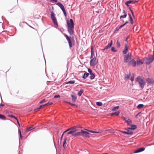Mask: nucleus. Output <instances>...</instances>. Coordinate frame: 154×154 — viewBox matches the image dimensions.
I'll use <instances>...</instances> for the list:
<instances>
[{
  "instance_id": "nucleus-1",
  "label": "nucleus",
  "mask_w": 154,
  "mask_h": 154,
  "mask_svg": "<svg viewBox=\"0 0 154 154\" xmlns=\"http://www.w3.org/2000/svg\"><path fill=\"white\" fill-rule=\"evenodd\" d=\"M67 23L68 32L71 35H73L74 33V23L72 20L70 19L69 21H67Z\"/></svg>"
},
{
  "instance_id": "nucleus-2",
  "label": "nucleus",
  "mask_w": 154,
  "mask_h": 154,
  "mask_svg": "<svg viewBox=\"0 0 154 154\" xmlns=\"http://www.w3.org/2000/svg\"><path fill=\"white\" fill-rule=\"evenodd\" d=\"M70 130L72 132V136L74 137H78L80 136V132H77L78 130L77 129V127L76 126L73 127L69 128L66 130V131L64 132V133H65Z\"/></svg>"
},
{
  "instance_id": "nucleus-3",
  "label": "nucleus",
  "mask_w": 154,
  "mask_h": 154,
  "mask_svg": "<svg viewBox=\"0 0 154 154\" xmlns=\"http://www.w3.org/2000/svg\"><path fill=\"white\" fill-rule=\"evenodd\" d=\"M135 81L138 82L140 87L143 89L146 84L145 79L143 77L139 76L135 79Z\"/></svg>"
},
{
  "instance_id": "nucleus-4",
  "label": "nucleus",
  "mask_w": 154,
  "mask_h": 154,
  "mask_svg": "<svg viewBox=\"0 0 154 154\" xmlns=\"http://www.w3.org/2000/svg\"><path fill=\"white\" fill-rule=\"evenodd\" d=\"M144 61H145L146 63L148 64H149L154 60V48L153 51V56L152 55H149L148 58H145L143 59Z\"/></svg>"
},
{
  "instance_id": "nucleus-5",
  "label": "nucleus",
  "mask_w": 154,
  "mask_h": 154,
  "mask_svg": "<svg viewBox=\"0 0 154 154\" xmlns=\"http://www.w3.org/2000/svg\"><path fill=\"white\" fill-rule=\"evenodd\" d=\"M51 19L53 21V23H54V25L56 26H57L58 24L57 23V19L55 17V14L53 12H51Z\"/></svg>"
},
{
  "instance_id": "nucleus-6",
  "label": "nucleus",
  "mask_w": 154,
  "mask_h": 154,
  "mask_svg": "<svg viewBox=\"0 0 154 154\" xmlns=\"http://www.w3.org/2000/svg\"><path fill=\"white\" fill-rule=\"evenodd\" d=\"M131 58V54L129 53H128L124 56V62L125 63H127L129 61Z\"/></svg>"
},
{
  "instance_id": "nucleus-7",
  "label": "nucleus",
  "mask_w": 154,
  "mask_h": 154,
  "mask_svg": "<svg viewBox=\"0 0 154 154\" xmlns=\"http://www.w3.org/2000/svg\"><path fill=\"white\" fill-rule=\"evenodd\" d=\"M91 59L90 61V64L91 65L94 66L97 64V61H96L95 57H93Z\"/></svg>"
},
{
  "instance_id": "nucleus-8",
  "label": "nucleus",
  "mask_w": 154,
  "mask_h": 154,
  "mask_svg": "<svg viewBox=\"0 0 154 154\" xmlns=\"http://www.w3.org/2000/svg\"><path fill=\"white\" fill-rule=\"evenodd\" d=\"M80 136H84L88 138L90 137V136L89 135V133L88 132L81 130V132H80Z\"/></svg>"
},
{
  "instance_id": "nucleus-9",
  "label": "nucleus",
  "mask_w": 154,
  "mask_h": 154,
  "mask_svg": "<svg viewBox=\"0 0 154 154\" xmlns=\"http://www.w3.org/2000/svg\"><path fill=\"white\" fill-rule=\"evenodd\" d=\"M57 5L60 8L63 12L65 17L66 16V14L63 5L60 3L58 2Z\"/></svg>"
},
{
  "instance_id": "nucleus-10",
  "label": "nucleus",
  "mask_w": 154,
  "mask_h": 154,
  "mask_svg": "<svg viewBox=\"0 0 154 154\" xmlns=\"http://www.w3.org/2000/svg\"><path fill=\"white\" fill-rule=\"evenodd\" d=\"M65 36L66 37V39L68 42L70 48H71L72 47V42L70 39L71 38V37H69L68 36L66 35H65Z\"/></svg>"
},
{
  "instance_id": "nucleus-11",
  "label": "nucleus",
  "mask_w": 154,
  "mask_h": 154,
  "mask_svg": "<svg viewBox=\"0 0 154 154\" xmlns=\"http://www.w3.org/2000/svg\"><path fill=\"white\" fill-rule=\"evenodd\" d=\"M146 81L149 85H152L154 83V80L150 78H148Z\"/></svg>"
},
{
  "instance_id": "nucleus-12",
  "label": "nucleus",
  "mask_w": 154,
  "mask_h": 154,
  "mask_svg": "<svg viewBox=\"0 0 154 154\" xmlns=\"http://www.w3.org/2000/svg\"><path fill=\"white\" fill-rule=\"evenodd\" d=\"M136 62L134 60H131L129 62L128 64L130 65H132L134 67L136 66Z\"/></svg>"
},
{
  "instance_id": "nucleus-13",
  "label": "nucleus",
  "mask_w": 154,
  "mask_h": 154,
  "mask_svg": "<svg viewBox=\"0 0 154 154\" xmlns=\"http://www.w3.org/2000/svg\"><path fill=\"white\" fill-rule=\"evenodd\" d=\"M129 47V46L128 44L125 45L124 49L123 51V53L124 54H126L128 52Z\"/></svg>"
},
{
  "instance_id": "nucleus-14",
  "label": "nucleus",
  "mask_w": 154,
  "mask_h": 154,
  "mask_svg": "<svg viewBox=\"0 0 154 154\" xmlns=\"http://www.w3.org/2000/svg\"><path fill=\"white\" fill-rule=\"evenodd\" d=\"M145 149V148L143 147H141L138 149L137 150L134 151V153H136L143 151Z\"/></svg>"
},
{
  "instance_id": "nucleus-15",
  "label": "nucleus",
  "mask_w": 154,
  "mask_h": 154,
  "mask_svg": "<svg viewBox=\"0 0 154 154\" xmlns=\"http://www.w3.org/2000/svg\"><path fill=\"white\" fill-rule=\"evenodd\" d=\"M136 2H137V1H136L130 0L126 2L125 3V4L126 6L128 7L129 6V5H128L129 4L131 3H134Z\"/></svg>"
},
{
  "instance_id": "nucleus-16",
  "label": "nucleus",
  "mask_w": 154,
  "mask_h": 154,
  "mask_svg": "<svg viewBox=\"0 0 154 154\" xmlns=\"http://www.w3.org/2000/svg\"><path fill=\"white\" fill-rule=\"evenodd\" d=\"M143 62L141 61L138 58L137 60V65L140 66L143 64Z\"/></svg>"
},
{
  "instance_id": "nucleus-17",
  "label": "nucleus",
  "mask_w": 154,
  "mask_h": 154,
  "mask_svg": "<svg viewBox=\"0 0 154 154\" xmlns=\"http://www.w3.org/2000/svg\"><path fill=\"white\" fill-rule=\"evenodd\" d=\"M71 97H72V100L73 102H75L76 101L77 99V97L76 95H74L72 94Z\"/></svg>"
},
{
  "instance_id": "nucleus-18",
  "label": "nucleus",
  "mask_w": 154,
  "mask_h": 154,
  "mask_svg": "<svg viewBox=\"0 0 154 154\" xmlns=\"http://www.w3.org/2000/svg\"><path fill=\"white\" fill-rule=\"evenodd\" d=\"M112 44V41L111 40L110 42L109 43L108 45L106 46V48L109 49L110 48Z\"/></svg>"
},
{
  "instance_id": "nucleus-19",
  "label": "nucleus",
  "mask_w": 154,
  "mask_h": 154,
  "mask_svg": "<svg viewBox=\"0 0 154 154\" xmlns=\"http://www.w3.org/2000/svg\"><path fill=\"white\" fill-rule=\"evenodd\" d=\"M131 128H128V129H130V130H134L136 129L137 127L136 125H131Z\"/></svg>"
},
{
  "instance_id": "nucleus-20",
  "label": "nucleus",
  "mask_w": 154,
  "mask_h": 154,
  "mask_svg": "<svg viewBox=\"0 0 154 154\" xmlns=\"http://www.w3.org/2000/svg\"><path fill=\"white\" fill-rule=\"evenodd\" d=\"M34 128V126L33 125H32L31 126H30V127H29L27 128L26 129V131H31Z\"/></svg>"
},
{
  "instance_id": "nucleus-21",
  "label": "nucleus",
  "mask_w": 154,
  "mask_h": 154,
  "mask_svg": "<svg viewBox=\"0 0 154 154\" xmlns=\"http://www.w3.org/2000/svg\"><path fill=\"white\" fill-rule=\"evenodd\" d=\"M94 51H93V47L92 46L91 47V58H92L93 56L94 55Z\"/></svg>"
},
{
  "instance_id": "nucleus-22",
  "label": "nucleus",
  "mask_w": 154,
  "mask_h": 154,
  "mask_svg": "<svg viewBox=\"0 0 154 154\" xmlns=\"http://www.w3.org/2000/svg\"><path fill=\"white\" fill-rule=\"evenodd\" d=\"M125 122L127 123L128 125H130L132 123V121L130 119H128L126 121H125Z\"/></svg>"
},
{
  "instance_id": "nucleus-23",
  "label": "nucleus",
  "mask_w": 154,
  "mask_h": 154,
  "mask_svg": "<svg viewBox=\"0 0 154 154\" xmlns=\"http://www.w3.org/2000/svg\"><path fill=\"white\" fill-rule=\"evenodd\" d=\"M120 112H119V111H118L117 112H115L114 113H112L110 115L111 116H113L114 115H116V116H118L119 113Z\"/></svg>"
},
{
  "instance_id": "nucleus-24",
  "label": "nucleus",
  "mask_w": 154,
  "mask_h": 154,
  "mask_svg": "<svg viewBox=\"0 0 154 154\" xmlns=\"http://www.w3.org/2000/svg\"><path fill=\"white\" fill-rule=\"evenodd\" d=\"M0 119L5 120L6 119V118L4 115L0 114Z\"/></svg>"
},
{
  "instance_id": "nucleus-25",
  "label": "nucleus",
  "mask_w": 154,
  "mask_h": 154,
  "mask_svg": "<svg viewBox=\"0 0 154 154\" xmlns=\"http://www.w3.org/2000/svg\"><path fill=\"white\" fill-rule=\"evenodd\" d=\"M83 92V90L82 89H81L80 91L78 92V95L79 96H80L82 95Z\"/></svg>"
},
{
  "instance_id": "nucleus-26",
  "label": "nucleus",
  "mask_w": 154,
  "mask_h": 154,
  "mask_svg": "<svg viewBox=\"0 0 154 154\" xmlns=\"http://www.w3.org/2000/svg\"><path fill=\"white\" fill-rule=\"evenodd\" d=\"M130 76V74H125V79H129Z\"/></svg>"
},
{
  "instance_id": "nucleus-27",
  "label": "nucleus",
  "mask_w": 154,
  "mask_h": 154,
  "mask_svg": "<svg viewBox=\"0 0 154 154\" xmlns=\"http://www.w3.org/2000/svg\"><path fill=\"white\" fill-rule=\"evenodd\" d=\"M89 74L88 73L85 72L84 73L83 76V78L84 79H86L88 75Z\"/></svg>"
},
{
  "instance_id": "nucleus-28",
  "label": "nucleus",
  "mask_w": 154,
  "mask_h": 154,
  "mask_svg": "<svg viewBox=\"0 0 154 154\" xmlns=\"http://www.w3.org/2000/svg\"><path fill=\"white\" fill-rule=\"evenodd\" d=\"M85 130H86L88 131H89L90 132H91V133H100L99 132H98V131H92L90 130H88V129H85Z\"/></svg>"
},
{
  "instance_id": "nucleus-29",
  "label": "nucleus",
  "mask_w": 154,
  "mask_h": 154,
  "mask_svg": "<svg viewBox=\"0 0 154 154\" xmlns=\"http://www.w3.org/2000/svg\"><path fill=\"white\" fill-rule=\"evenodd\" d=\"M143 105L142 104H139L137 106V108L138 109H140L143 107Z\"/></svg>"
},
{
  "instance_id": "nucleus-30",
  "label": "nucleus",
  "mask_w": 154,
  "mask_h": 154,
  "mask_svg": "<svg viewBox=\"0 0 154 154\" xmlns=\"http://www.w3.org/2000/svg\"><path fill=\"white\" fill-rule=\"evenodd\" d=\"M119 106L115 107L112 109V111H114L118 109H119Z\"/></svg>"
},
{
  "instance_id": "nucleus-31",
  "label": "nucleus",
  "mask_w": 154,
  "mask_h": 154,
  "mask_svg": "<svg viewBox=\"0 0 154 154\" xmlns=\"http://www.w3.org/2000/svg\"><path fill=\"white\" fill-rule=\"evenodd\" d=\"M90 77L91 79H94L95 77L94 75L92 73L90 74Z\"/></svg>"
},
{
  "instance_id": "nucleus-32",
  "label": "nucleus",
  "mask_w": 154,
  "mask_h": 154,
  "mask_svg": "<svg viewBox=\"0 0 154 154\" xmlns=\"http://www.w3.org/2000/svg\"><path fill=\"white\" fill-rule=\"evenodd\" d=\"M75 82V81H69L67 82L66 83V84H73Z\"/></svg>"
},
{
  "instance_id": "nucleus-33",
  "label": "nucleus",
  "mask_w": 154,
  "mask_h": 154,
  "mask_svg": "<svg viewBox=\"0 0 154 154\" xmlns=\"http://www.w3.org/2000/svg\"><path fill=\"white\" fill-rule=\"evenodd\" d=\"M123 27V25H121L120 26L116 28L115 29L116 31H118L119 30V29H120L121 28H122V27Z\"/></svg>"
},
{
  "instance_id": "nucleus-34",
  "label": "nucleus",
  "mask_w": 154,
  "mask_h": 154,
  "mask_svg": "<svg viewBox=\"0 0 154 154\" xmlns=\"http://www.w3.org/2000/svg\"><path fill=\"white\" fill-rule=\"evenodd\" d=\"M65 102L67 103H69V104H70L71 106H75L76 107H77V106L75 104L72 103H71L68 102L67 101H65Z\"/></svg>"
},
{
  "instance_id": "nucleus-35",
  "label": "nucleus",
  "mask_w": 154,
  "mask_h": 154,
  "mask_svg": "<svg viewBox=\"0 0 154 154\" xmlns=\"http://www.w3.org/2000/svg\"><path fill=\"white\" fill-rule=\"evenodd\" d=\"M96 104L99 106H100L102 105V103L100 102H98L96 103Z\"/></svg>"
},
{
  "instance_id": "nucleus-36",
  "label": "nucleus",
  "mask_w": 154,
  "mask_h": 154,
  "mask_svg": "<svg viewBox=\"0 0 154 154\" xmlns=\"http://www.w3.org/2000/svg\"><path fill=\"white\" fill-rule=\"evenodd\" d=\"M126 130L127 131V132L128 133H130L131 134H133V132L130 131V129H128V128H127V129H126Z\"/></svg>"
},
{
  "instance_id": "nucleus-37",
  "label": "nucleus",
  "mask_w": 154,
  "mask_h": 154,
  "mask_svg": "<svg viewBox=\"0 0 154 154\" xmlns=\"http://www.w3.org/2000/svg\"><path fill=\"white\" fill-rule=\"evenodd\" d=\"M127 16V14H124L123 15L121 16L120 17V19H121L122 18H125Z\"/></svg>"
},
{
  "instance_id": "nucleus-38",
  "label": "nucleus",
  "mask_w": 154,
  "mask_h": 154,
  "mask_svg": "<svg viewBox=\"0 0 154 154\" xmlns=\"http://www.w3.org/2000/svg\"><path fill=\"white\" fill-rule=\"evenodd\" d=\"M117 46V47L118 48H119L120 46V45L119 42L118 40L117 41V46Z\"/></svg>"
},
{
  "instance_id": "nucleus-39",
  "label": "nucleus",
  "mask_w": 154,
  "mask_h": 154,
  "mask_svg": "<svg viewBox=\"0 0 154 154\" xmlns=\"http://www.w3.org/2000/svg\"><path fill=\"white\" fill-rule=\"evenodd\" d=\"M66 140H67L66 138H64V141L63 142V146L64 148L65 147L64 145L66 143Z\"/></svg>"
},
{
  "instance_id": "nucleus-40",
  "label": "nucleus",
  "mask_w": 154,
  "mask_h": 154,
  "mask_svg": "<svg viewBox=\"0 0 154 154\" xmlns=\"http://www.w3.org/2000/svg\"><path fill=\"white\" fill-rule=\"evenodd\" d=\"M111 50L113 52H116V50H115V48L113 47H111Z\"/></svg>"
},
{
  "instance_id": "nucleus-41",
  "label": "nucleus",
  "mask_w": 154,
  "mask_h": 154,
  "mask_svg": "<svg viewBox=\"0 0 154 154\" xmlns=\"http://www.w3.org/2000/svg\"><path fill=\"white\" fill-rule=\"evenodd\" d=\"M134 75H132V76L131 77V80L132 82H133L134 80Z\"/></svg>"
},
{
  "instance_id": "nucleus-42",
  "label": "nucleus",
  "mask_w": 154,
  "mask_h": 154,
  "mask_svg": "<svg viewBox=\"0 0 154 154\" xmlns=\"http://www.w3.org/2000/svg\"><path fill=\"white\" fill-rule=\"evenodd\" d=\"M130 21L131 24H133V19L131 17H130Z\"/></svg>"
},
{
  "instance_id": "nucleus-43",
  "label": "nucleus",
  "mask_w": 154,
  "mask_h": 154,
  "mask_svg": "<svg viewBox=\"0 0 154 154\" xmlns=\"http://www.w3.org/2000/svg\"><path fill=\"white\" fill-rule=\"evenodd\" d=\"M46 100L45 99H44L42 100H41L40 102V104L44 102H45L46 101Z\"/></svg>"
},
{
  "instance_id": "nucleus-44",
  "label": "nucleus",
  "mask_w": 154,
  "mask_h": 154,
  "mask_svg": "<svg viewBox=\"0 0 154 154\" xmlns=\"http://www.w3.org/2000/svg\"><path fill=\"white\" fill-rule=\"evenodd\" d=\"M60 97V96L59 94H57V95H55L54 97V98H59Z\"/></svg>"
},
{
  "instance_id": "nucleus-45",
  "label": "nucleus",
  "mask_w": 154,
  "mask_h": 154,
  "mask_svg": "<svg viewBox=\"0 0 154 154\" xmlns=\"http://www.w3.org/2000/svg\"><path fill=\"white\" fill-rule=\"evenodd\" d=\"M52 104H53V103L52 102H48V103H47L46 104H45L46 106H47L48 105H52Z\"/></svg>"
},
{
  "instance_id": "nucleus-46",
  "label": "nucleus",
  "mask_w": 154,
  "mask_h": 154,
  "mask_svg": "<svg viewBox=\"0 0 154 154\" xmlns=\"http://www.w3.org/2000/svg\"><path fill=\"white\" fill-rule=\"evenodd\" d=\"M9 117H11L12 118H14L15 119H16V120H17V118L13 115H9Z\"/></svg>"
},
{
  "instance_id": "nucleus-47",
  "label": "nucleus",
  "mask_w": 154,
  "mask_h": 154,
  "mask_svg": "<svg viewBox=\"0 0 154 154\" xmlns=\"http://www.w3.org/2000/svg\"><path fill=\"white\" fill-rule=\"evenodd\" d=\"M88 72H89L90 73V74H91L92 73H92V70L91 69H88Z\"/></svg>"
},
{
  "instance_id": "nucleus-48",
  "label": "nucleus",
  "mask_w": 154,
  "mask_h": 154,
  "mask_svg": "<svg viewBox=\"0 0 154 154\" xmlns=\"http://www.w3.org/2000/svg\"><path fill=\"white\" fill-rule=\"evenodd\" d=\"M45 106H46L45 104L44 105H42L40 106L39 107V109H40L42 108L43 107H44Z\"/></svg>"
},
{
  "instance_id": "nucleus-49",
  "label": "nucleus",
  "mask_w": 154,
  "mask_h": 154,
  "mask_svg": "<svg viewBox=\"0 0 154 154\" xmlns=\"http://www.w3.org/2000/svg\"><path fill=\"white\" fill-rule=\"evenodd\" d=\"M122 132L124 134H131L130 133H128L127 132V131H122Z\"/></svg>"
},
{
  "instance_id": "nucleus-50",
  "label": "nucleus",
  "mask_w": 154,
  "mask_h": 154,
  "mask_svg": "<svg viewBox=\"0 0 154 154\" xmlns=\"http://www.w3.org/2000/svg\"><path fill=\"white\" fill-rule=\"evenodd\" d=\"M67 133V134H71L72 135V133L71 131V130H70Z\"/></svg>"
},
{
  "instance_id": "nucleus-51",
  "label": "nucleus",
  "mask_w": 154,
  "mask_h": 154,
  "mask_svg": "<svg viewBox=\"0 0 154 154\" xmlns=\"http://www.w3.org/2000/svg\"><path fill=\"white\" fill-rule=\"evenodd\" d=\"M64 133V132H63V134H62V135H61V137L60 139L61 141L62 140V138H63V135Z\"/></svg>"
},
{
  "instance_id": "nucleus-52",
  "label": "nucleus",
  "mask_w": 154,
  "mask_h": 154,
  "mask_svg": "<svg viewBox=\"0 0 154 154\" xmlns=\"http://www.w3.org/2000/svg\"><path fill=\"white\" fill-rule=\"evenodd\" d=\"M141 113V112H139L136 115V116L135 117H137L138 115H139L140 113Z\"/></svg>"
},
{
  "instance_id": "nucleus-53",
  "label": "nucleus",
  "mask_w": 154,
  "mask_h": 154,
  "mask_svg": "<svg viewBox=\"0 0 154 154\" xmlns=\"http://www.w3.org/2000/svg\"><path fill=\"white\" fill-rule=\"evenodd\" d=\"M122 119L124 121H126V118L124 117H122Z\"/></svg>"
},
{
  "instance_id": "nucleus-54",
  "label": "nucleus",
  "mask_w": 154,
  "mask_h": 154,
  "mask_svg": "<svg viewBox=\"0 0 154 154\" xmlns=\"http://www.w3.org/2000/svg\"><path fill=\"white\" fill-rule=\"evenodd\" d=\"M39 109V107L35 109V111H38L39 110V109Z\"/></svg>"
},
{
  "instance_id": "nucleus-55",
  "label": "nucleus",
  "mask_w": 154,
  "mask_h": 154,
  "mask_svg": "<svg viewBox=\"0 0 154 154\" xmlns=\"http://www.w3.org/2000/svg\"><path fill=\"white\" fill-rule=\"evenodd\" d=\"M128 23V22H126L124 24L122 25H123V27L126 24H127Z\"/></svg>"
},
{
  "instance_id": "nucleus-56",
  "label": "nucleus",
  "mask_w": 154,
  "mask_h": 154,
  "mask_svg": "<svg viewBox=\"0 0 154 154\" xmlns=\"http://www.w3.org/2000/svg\"><path fill=\"white\" fill-rule=\"evenodd\" d=\"M19 131H20V137L21 138V139L22 138V135H21V132H20V130H19Z\"/></svg>"
},
{
  "instance_id": "nucleus-57",
  "label": "nucleus",
  "mask_w": 154,
  "mask_h": 154,
  "mask_svg": "<svg viewBox=\"0 0 154 154\" xmlns=\"http://www.w3.org/2000/svg\"><path fill=\"white\" fill-rule=\"evenodd\" d=\"M123 13H124V14H127L124 10H123Z\"/></svg>"
},
{
  "instance_id": "nucleus-58",
  "label": "nucleus",
  "mask_w": 154,
  "mask_h": 154,
  "mask_svg": "<svg viewBox=\"0 0 154 154\" xmlns=\"http://www.w3.org/2000/svg\"><path fill=\"white\" fill-rule=\"evenodd\" d=\"M17 120V123L18 124V125L19 126H20V123H19V121H18V119H17V120Z\"/></svg>"
},
{
  "instance_id": "nucleus-59",
  "label": "nucleus",
  "mask_w": 154,
  "mask_h": 154,
  "mask_svg": "<svg viewBox=\"0 0 154 154\" xmlns=\"http://www.w3.org/2000/svg\"><path fill=\"white\" fill-rule=\"evenodd\" d=\"M51 1H54V2H57V0H51Z\"/></svg>"
},
{
  "instance_id": "nucleus-60",
  "label": "nucleus",
  "mask_w": 154,
  "mask_h": 154,
  "mask_svg": "<svg viewBox=\"0 0 154 154\" xmlns=\"http://www.w3.org/2000/svg\"><path fill=\"white\" fill-rule=\"evenodd\" d=\"M129 38V37H127L125 39V41H127V40H128V38Z\"/></svg>"
},
{
  "instance_id": "nucleus-61",
  "label": "nucleus",
  "mask_w": 154,
  "mask_h": 154,
  "mask_svg": "<svg viewBox=\"0 0 154 154\" xmlns=\"http://www.w3.org/2000/svg\"><path fill=\"white\" fill-rule=\"evenodd\" d=\"M130 10L132 14H133V12L132 10H131V9H130Z\"/></svg>"
},
{
  "instance_id": "nucleus-62",
  "label": "nucleus",
  "mask_w": 154,
  "mask_h": 154,
  "mask_svg": "<svg viewBox=\"0 0 154 154\" xmlns=\"http://www.w3.org/2000/svg\"><path fill=\"white\" fill-rule=\"evenodd\" d=\"M130 10L132 14H133V12L132 10H131V9H130Z\"/></svg>"
},
{
  "instance_id": "nucleus-63",
  "label": "nucleus",
  "mask_w": 154,
  "mask_h": 154,
  "mask_svg": "<svg viewBox=\"0 0 154 154\" xmlns=\"http://www.w3.org/2000/svg\"><path fill=\"white\" fill-rule=\"evenodd\" d=\"M4 104H0V106H4Z\"/></svg>"
},
{
  "instance_id": "nucleus-64",
  "label": "nucleus",
  "mask_w": 154,
  "mask_h": 154,
  "mask_svg": "<svg viewBox=\"0 0 154 154\" xmlns=\"http://www.w3.org/2000/svg\"><path fill=\"white\" fill-rule=\"evenodd\" d=\"M106 49H107V48H106V47H105V48L103 49V51H105Z\"/></svg>"
}]
</instances>
